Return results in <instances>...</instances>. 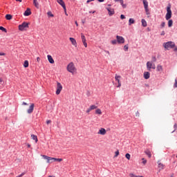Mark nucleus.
<instances>
[{"instance_id": "1", "label": "nucleus", "mask_w": 177, "mask_h": 177, "mask_svg": "<svg viewBox=\"0 0 177 177\" xmlns=\"http://www.w3.org/2000/svg\"><path fill=\"white\" fill-rule=\"evenodd\" d=\"M66 68L67 71H68V73H71V74H74V73L77 72V68H75L73 62H70Z\"/></svg>"}, {"instance_id": "2", "label": "nucleus", "mask_w": 177, "mask_h": 177, "mask_svg": "<svg viewBox=\"0 0 177 177\" xmlns=\"http://www.w3.org/2000/svg\"><path fill=\"white\" fill-rule=\"evenodd\" d=\"M163 46L165 49L169 50V49H172L173 48H175V43L173 41H168V42L164 43Z\"/></svg>"}, {"instance_id": "3", "label": "nucleus", "mask_w": 177, "mask_h": 177, "mask_svg": "<svg viewBox=\"0 0 177 177\" xmlns=\"http://www.w3.org/2000/svg\"><path fill=\"white\" fill-rule=\"evenodd\" d=\"M172 17V11L171 10V5L167 7V14L165 16L166 20H169Z\"/></svg>"}, {"instance_id": "4", "label": "nucleus", "mask_w": 177, "mask_h": 177, "mask_svg": "<svg viewBox=\"0 0 177 177\" xmlns=\"http://www.w3.org/2000/svg\"><path fill=\"white\" fill-rule=\"evenodd\" d=\"M147 68L148 71H151V68L156 70V64H153V62H147Z\"/></svg>"}, {"instance_id": "5", "label": "nucleus", "mask_w": 177, "mask_h": 177, "mask_svg": "<svg viewBox=\"0 0 177 177\" xmlns=\"http://www.w3.org/2000/svg\"><path fill=\"white\" fill-rule=\"evenodd\" d=\"M25 28H28V23L27 22H24L19 26V30L20 31H24Z\"/></svg>"}, {"instance_id": "6", "label": "nucleus", "mask_w": 177, "mask_h": 177, "mask_svg": "<svg viewBox=\"0 0 177 177\" xmlns=\"http://www.w3.org/2000/svg\"><path fill=\"white\" fill-rule=\"evenodd\" d=\"M62 89H63V86H62V84L57 82L56 95H60V93L62 92Z\"/></svg>"}, {"instance_id": "7", "label": "nucleus", "mask_w": 177, "mask_h": 177, "mask_svg": "<svg viewBox=\"0 0 177 177\" xmlns=\"http://www.w3.org/2000/svg\"><path fill=\"white\" fill-rule=\"evenodd\" d=\"M81 38H82V41L85 48H88V44L86 43V37H85V35L84 33H81Z\"/></svg>"}, {"instance_id": "8", "label": "nucleus", "mask_w": 177, "mask_h": 177, "mask_svg": "<svg viewBox=\"0 0 177 177\" xmlns=\"http://www.w3.org/2000/svg\"><path fill=\"white\" fill-rule=\"evenodd\" d=\"M42 157H43V158H44V160H46V161L48 164H50V162H54L53 161V158H52V157H49L46 155H42Z\"/></svg>"}, {"instance_id": "9", "label": "nucleus", "mask_w": 177, "mask_h": 177, "mask_svg": "<svg viewBox=\"0 0 177 177\" xmlns=\"http://www.w3.org/2000/svg\"><path fill=\"white\" fill-rule=\"evenodd\" d=\"M115 81L118 82V85L117 86V88H121V81H120L121 76L115 75Z\"/></svg>"}, {"instance_id": "10", "label": "nucleus", "mask_w": 177, "mask_h": 177, "mask_svg": "<svg viewBox=\"0 0 177 177\" xmlns=\"http://www.w3.org/2000/svg\"><path fill=\"white\" fill-rule=\"evenodd\" d=\"M116 39L118 44H124L125 42V39L122 37V36H116Z\"/></svg>"}, {"instance_id": "11", "label": "nucleus", "mask_w": 177, "mask_h": 177, "mask_svg": "<svg viewBox=\"0 0 177 177\" xmlns=\"http://www.w3.org/2000/svg\"><path fill=\"white\" fill-rule=\"evenodd\" d=\"M35 105L34 104H31L30 106H29V109L27 110L28 114H31L32 111H34V107Z\"/></svg>"}, {"instance_id": "12", "label": "nucleus", "mask_w": 177, "mask_h": 177, "mask_svg": "<svg viewBox=\"0 0 177 177\" xmlns=\"http://www.w3.org/2000/svg\"><path fill=\"white\" fill-rule=\"evenodd\" d=\"M57 2L62 6L64 12H66V4L64 3V1L63 0H57Z\"/></svg>"}, {"instance_id": "13", "label": "nucleus", "mask_w": 177, "mask_h": 177, "mask_svg": "<svg viewBox=\"0 0 177 177\" xmlns=\"http://www.w3.org/2000/svg\"><path fill=\"white\" fill-rule=\"evenodd\" d=\"M107 133V131H106V129L101 128L99 131L97 132L98 135H106Z\"/></svg>"}, {"instance_id": "14", "label": "nucleus", "mask_w": 177, "mask_h": 177, "mask_svg": "<svg viewBox=\"0 0 177 177\" xmlns=\"http://www.w3.org/2000/svg\"><path fill=\"white\" fill-rule=\"evenodd\" d=\"M47 59L50 64H55V60L53 59V57H52V55H47Z\"/></svg>"}, {"instance_id": "15", "label": "nucleus", "mask_w": 177, "mask_h": 177, "mask_svg": "<svg viewBox=\"0 0 177 177\" xmlns=\"http://www.w3.org/2000/svg\"><path fill=\"white\" fill-rule=\"evenodd\" d=\"M72 45H73V46H77V40H75V39L73 38V37H70L69 38Z\"/></svg>"}, {"instance_id": "16", "label": "nucleus", "mask_w": 177, "mask_h": 177, "mask_svg": "<svg viewBox=\"0 0 177 177\" xmlns=\"http://www.w3.org/2000/svg\"><path fill=\"white\" fill-rule=\"evenodd\" d=\"M108 12H109V16H113V15H114L115 12H114V9L111 8H106Z\"/></svg>"}, {"instance_id": "17", "label": "nucleus", "mask_w": 177, "mask_h": 177, "mask_svg": "<svg viewBox=\"0 0 177 177\" xmlns=\"http://www.w3.org/2000/svg\"><path fill=\"white\" fill-rule=\"evenodd\" d=\"M24 15V16H30V15H31V10L30 8H27Z\"/></svg>"}, {"instance_id": "18", "label": "nucleus", "mask_w": 177, "mask_h": 177, "mask_svg": "<svg viewBox=\"0 0 177 177\" xmlns=\"http://www.w3.org/2000/svg\"><path fill=\"white\" fill-rule=\"evenodd\" d=\"M144 78L145 80H149V78H150V73L149 72H145L144 73Z\"/></svg>"}, {"instance_id": "19", "label": "nucleus", "mask_w": 177, "mask_h": 177, "mask_svg": "<svg viewBox=\"0 0 177 177\" xmlns=\"http://www.w3.org/2000/svg\"><path fill=\"white\" fill-rule=\"evenodd\" d=\"M143 5H144L145 9L149 8V3L147 2V1L143 0Z\"/></svg>"}, {"instance_id": "20", "label": "nucleus", "mask_w": 177, "mask_h": 177, "mask_svg": "<svg viewBox=\"0 0 177 177\" xmlns=\"http://www.w3.org/2000/svg\"><path fill=\"white\" fill-rule=\"evenodd\" d=\"M131 24H135V19L133 18L129 19V26H131Z\"/></svg>"}, {"instance_id": "21", "label": "nucleus", "mask_w": 177, "mask_h": 177, "mask_svg": "<svg viewBox=\"0 0 177 177\" xmlns=\"http://www.w3.org/2000/svg\"><path fill=\"white\" fill-rule=\"evenodd\" d=\"M142 27H147V22L145 19L141 20Z\"/></svg>"}, {"instance_id": "22", "label": "nucleus", "mask_w": 177, "mask_h": 177, "mask_svg": "<svg viewBox=\"0 0 177 177\" xmlns=\"http://www.w3.org/2000/svg\"><path fill=\"white\" fill-rule=\"evenodd\" d=\"M33 4L37 9L39 8V3H38L37 0H33Z\"/></svg>"}, {"instance_id": "23", "label": "nucleus", "mask_w": 177, "mask_h": 177, "mask_svg": "<svg viewBox=\"0 0 177 177\" xmlns=\"http://www.w3.org/2000/svg\"><path fill=\"white\" fill-rule=\"evenodd\" d=\"M31 138L33 140L35 141V142L37 143V142H38V138L37 137V136L32 134L31 135Z\"/></svg>"}, {"instance_id": "24", "label": "nucleus", "mask_w": 177, "mask_h": 177, "mask_svg": "<svg viewBox=\"0 0 177 177\" xmlns=\"http://www.w3.org/2000/svg\"><path fill=\"white\" fill-rule=\"evenodd\" d=\"M145 154L148 156L149 158H151V152H150L149 150L145 151Z\"/></svg>"}, {"instance_id": "25", "label": "nucleus", "mask_w": 177, "mask_h": 177, "mask_svg": "<svg viewBox=\"0 0 177 177\" xmlns=\"http://www.w3.org/2000/svg\"><path fill=\"white\" fill-rule=\"evenodd\" d=\"M53 161H57L58 162H62V161H63V158H53Z\"/></svg>"}, {"instance_id": "26", "label": "nucleus", "mask_w": 177, "mask_h": 177, "mask_svg": "<svg viewBox=\"0 0 177 177\" xmlns=\"http://www.w3.org/2000/svg\"><path fill=\"white\" fill-rule=\"evenodd\" d=\"M119 2H120V5H122V6L123 8H127V5L124 4V0H120Z\"/></svg>"}, {"instance_id": "27", "label": "nucleus", "mask_w": 177, "mask_h": 177, "mask_svg": "<svg viewBox=\"0 0 177 177\" xmlns=\"http://www.w3.org/2000/svg\"><path fill=\"white\" fill-rule=\"evenodd\" d=\"M156 68L157 71H162V66L161 65H158Z\"/></svg>"}, {"instance_id": "28", "label": "nucleus", "mask_w": 177, "mask_h": 177, "mask_svg": "<svg viewBox=\"0 0 177 177\" xmlns=\"http://www.w3.org/2000/svg\"><path fill=\"white\" fill-rule=\"evenodd\" d=\"M6 20H12V15H9V14L6 15Z\"/></svg>"}, {"instance_id": "29", "label": "nucleus", "mask_w": 177, "mask_h": 177, "mask_svg": "<svg viewBox=\"0 0 177 177\" xmlns=\"http://www.w3.org/2000/svg\"><path fill=\"white\" fill-rule=\"evenodd\" d=\"M158 167L159 168H161V169H164V165L161 162H160V161L158 162Z\"/></svg>"}, {"instance_id": "30", "label": "nucleus", "mask_w": 177, "mask_h": 177, "mask_svg": "<svg viewBox=\"0 0 177 177\" xmlns=\"http://www.w3.org/2000/svg\"><path fill=\"white\" fill-rule=\"evenodd\" d=\"M174 24V21L172 19H169L168 21V27H171Z\"/></svg>"}, {"instance_id": "31", "label": "nucleus", "mask_w": 177, "mask_h": 177, "mask_svg": "<svg viewBox=\"0 0 177 177\" xmlns=\"http://www.w3.org/2000/svg\"><path fill=\"white\" fill-rule=\"evenodd\" d=\"M24 67H25V68H27V67H28V62L27 60L24 62Z\"/></svg>"}, {"instance_id": "32", "label": "nucleus", "mask_w": 177, "mask_h": 177, "mask_svg": "<svg viewBox=\"0 0 177 177\" xmlns=\"http://www.w3.org/2000/svg\"><path fill=\"white\" fill-rule=\"evenodd\" d=\"M95 113L101 115L102 114V110H100V109H97L95 110Z\"/></svg>"}, {"instance_id": "33", "label": "nucleus", "mask_w": 177, "mask_h": 177, "mask_svg": "<svg viewBox=\"0 0 177 177\" xmlns=\"http://www.w3.org/2000/svg\"><path fill=\"white\" fill-rule=\"evenodd\" d=\"M118 156H120V151L118 150L115 152L114 158H115L118 157Z\"/></svg>"}, {"instance_id": "34", "label": "nucleus", "mask_w": 177, "mask_h": 177, "mask_svg": "<svg viewBox=\"0 0 177 177\" xmlns=\"http://www.w3.org/2000/svg\"><path fill=\"white\" fill-rule=\"evenodd\" d=\"M89 108L91 110H95V109H97V106H96L95 105H91V106H90Z\"/></svg>"}, {"instance_id": "35", "label": "nucleus", "mask_w": 177, "mask_h": 177, "mask_svg": "<svg viewBox=\"0 0 177 177\" xmlns=\"http://www.w3.org/2000/svg\"><path fill=\"white\" fill-rule=\"evenodd\" d=\"M125 157H126V158H127V160H131V154L127 153L125 155Z\"/></svg>"}, {"instance_id": "36", "label": "nucleus", "mask_w": 177, "mask_h": 177, "mask_svg": "<svg viewBox=\"0 0 177 177\" xmlns=\"http://www.w3.org/2000/svg\"><path fill=\"white\" fill-rule=\"evenodd\" d=\"M48 16H50V17H53V14H52V12L49 11L47 12Z\"/></svg>"}, {"instance_id": "37", "label": "nucleus", "mask_w": 177, "mask_h": 177, "mask_svg": "<svg viewBox=\"0 0 177 177\" xmlns=\"http://www.w3.org/2000/svg\"><path fill=\"white\" fill-rule=\"evenodd\" d=\"M0 30H1V31H4V32H7V31H6V28H3V26H0Z\"/></svg>"}, {"instance_id": "38", "label": "nucleus", "mask_w": 177, "mask_h": 177, "mask_svg": "<svg viewBox=\"0 0 177 177\" xmlns=\"http://www.w3.org/2000/svg\"><path fill=\"white\" fill-rule=\"evenodd\" d=\"M117 42H118L117 40H112V41H111V44H112V45H117Z\"/></svg>"}, {"instance_id": "39", "label": "nucleus", "mask_w": 177, "mask_h": 177, "mask_svg": "<svg viewBox=\"0 0 177 177\" xmlns=\"http://www.w3.org/2000/svg\"><path fill=\"white\" fill-rule=\"evenodd\" d=\"M142 164L144 165H146V164L147 163V160L146 159H145V158H142Z\"/></svg>"}, {"instance_id": "40", "label": "nucleus", "mask_w": 177, "mask_h": 177, "mask_svg": "<svg viewBox=\"0 0 177 177\" xmlns=\"http://www.w3.org/2000/svg\"><path fill=\"white\" fill-rule=\"evenodd\" d=\"M160 27L161 28H164V27H165V22H162V24H160Z\"/></svg>"}, {"instance_id": "41", "label": "nucleus", "mask_w": 177, "mask_h": 177, "mask_svg": "<svg viewBox=\"0 0 177 177\" xmlns=\"http://www.w3.org/2000/svg\"><path fill=\"white\" fill-rule=\"evenodd\" d=\"M124 49L125 52H128V45H125L124 46Z\"/></svg>"}, {"instance_id": "42", "label": "nucleus", "mask_w": 177, "mask_h": 177, "mask_svg": "<svg viewBox=\"0 0 177 177\" xmlns=\"http://www.w3.org/2000/svg\"><path fill=\"white\" fill-rule=\"evenodd\" d=\"M140 113H139V111H136V117H140Z\"/></svg>"}, {"instance_id": "43", "label": "nucleus", "mask_w": 177, "mask_h": 177, "mask_svg": "<svg viewBox=\"0 0 177 177\" xmlns=\"http://www.w3.org/2000/svg\"><path fill=\"white\" fill-rule=\"evenodd\" d=\"M145 12L147 15H150V12H149V8H145Z\"/></svg>"}, {"instance_id": "44", "label": "nucleus", "mask_w": 177, "mask_h": 177, "mask_svg": "<svg viewBox=\"0 0 177 177\" xmlns=\"http://www.w3.org/2000/svg\"><path fill=\"white\" fill-rule=\"evenodd\" d=\"M120 19H122V20H124V19H125V15H120Z\"/></svg>"}, {"instance_id": "45", "label": "nucleus", "mask_w": 177, "mask_h": 177, "mask_svg": "<svg viewBox=\"0 0 177 177\" xmlns=\"http://www.w3.org/2000/svg\"><path fill=\"white\" fill-rule=\"evenodd\" d=\"M91 111H92V109L91 108H88L87 110H86V113H91Z\"/></svg>"}, {"instance_id": "46", "label": "nucleus", "mask_w": 177, "mask_h": 177, "mask_svg": "<svg viewBox=\"0 0 177 177\" xmlns=\"http://www.w3.org/2000/svg\"><path fill=\"white\" fill-rule=\"evenodd\" d=\"M174 88H177V80H175Z\"/></svg>"}, {"instance_id": "47", "label": "nucleus", "mask_w": 177, "mask_h": 177, "mask_svg": "<svg viewBox=\"0 0 177 177\" xmlns=\"http://www.w3.org/2000/svg\"><path fill=\"white\" fill-rule=\"evenodd\" d=\"M37 63H39V62H41V58H39V57H37Z\"/></svg>"}, {"instance_id": "48", "label": "nucleus", "mask_w": 177, "mask_h": 177, "mask_svg": "<svg viewBox=\"0 0 177 177\" xmlns=\"http://www.w3.org/2000/svg\"><path fill=\"white\" fill-rule=\"evenodd\" d=\"M0 84L1 85L3 84V80L1 78H0Z\"/></svg>"}, {"instance_id": "49", "label": "nucleus", "mask_w": 177, "mask_h": 177, "mask_svg": "<svg viewBox=\"0 0 177 177\" xmlns=\"http://www.w3.org/2000/svg\"><path fill=\"white\" fill-rule=\"evenodd\" d=\"M50 122H52V121H51V120H47V121H46V124H50Z\"/></svg>"}, {"instance_id": "50", "label": "nucleus", "mask_w": 177, "mask_h": 177, "mask_svg": "<svg viewBox=\"0 0 177 177\" xmlns=\"http://www.w3.org/2000/svg\"><path fill=\"white\" fill-rule=\"evenodd\" d=\"M156 60H157V59H156V57H153V63L156 62Z\"/></svg>"}, {"instance_id": "51", "label": "nucleus", "mask_w": 177, "mask_h": 177, "mask_svg": "<svg viewBox=\"0 0 177 177\" xmlns=\"http://www.w3.org/2000/svg\"><path fill=\"white\" fill-rule=\"evenodd\" d=\"M28 104H27L26 102H24L22 103V105H23V106H27Z\"/></svg>"}, {"instance_id": "52", "label": "nucleus", "mask_w": 177, "mask_h": 177, "mask_svg": "<svg viewBox=\"0 0 177 177\" xmlns=\"http://www.w3.org/2000/svg\"><path fill=\"white\" fill-rule=\"evenodd\" d=\"M93 1H95V0H87L86 3H89V2H92Z\"/></svg>"}, {"instance_id": "53", "label": "nucleus", "mask_w": 177, "mask_h": 177, "mask_svg": "<svg viewBox=\"0 0 177 177\" xmlns=\"http://www.w3.org/2000/svg\"><path fill=\"white\" fill-rule=\"evenodd\" d=\"M86 95L88 97L91 96V92L88 91Z\"/></svg>"}, {"instance_id": "54", "label": "nucleus", "mask_w": 177, "mask_h": 177, "mask_svg": "<svg viewBox=\"0 0 177 177\" xmlns=\"http://www.w3.org/2000/svg\"><path fill=\"white\" fill-rule=\"evenodd\" d=\"M174 129H175V130H176L177 129V124H174Z\"/></svg>"}, {"instance_id": "55", "label": "nucleus", "mask_w": 177, "mask_h": 177, "mask_svg": "<svg viewBox=\"0 0 177 177\" xmlns=\"http://www.w3.org/2000/svg\"><path fill=\"white\" fill-rule=\"evenodd\" d=\"M160 35H165V31H162L160 34Z\"/></svg>"}, {"instance_id": "56", "label": "nucleus", "mask_w": 177, "mask_h": 177, "mask_svg": "<svg viewBox=\"0 0 177 177\" xmlns=\"http://www.w3.org/2000/svg\"><path fill=\"white\" fill-rule=\"evenodd\" d=\"M0 56H5V53H0Z\"/></svg>"}, {"instance_id": "57", "label": "nucleus", "mask_w": 177, "mask_h": 177, "mask_svg": "<svg viewBox=\"0 0 177 177\" xmlns=\"http://www.w3.org/2000/svg\"><path fill=\"white\" fill-rule=\"evenodd\" d=\"M98 2H104V0H97Z\"/></svg>"}, {"instance_id": "58", "label": "nucleus", "mask_w": 177, "mask_h": 177, "mask_svg": "<svg viewBox=\"0 0 177 177\" xmlns=\"http://www.w3.org/2000/svg\"><path fill=\"white\" fill-rule=\"evenodd\" d=\"M75 24H76L77 27H78V22H77V21L75 22Z\"/></svg>"}, {"instance_id": "59", "label": "nucleus", "mask_w": 177, "mask_h": 177, "mask_svg": "<svg viewBox=\"0 0 177 177\" xmlns=\"http://www.w3.org/2000/svg\"><path fill=\"white\" fill-rule=\"evenodd\" d=\"M174 52H177V47H175Z\"/></svg>"}, {"instance_id": "60", "label": "nucleus", "mask_w": 177, "mask_h": 177, "mask_svg": "<svg viewBox=\"0 0 177 177\" xmlns=\"http://www.w3.org/2000/svg\"><path fill=\"white\" fill-rule=\"evenodd\" d=\"M27 147H31V145H30V144H28V145H27Z\"/></svg>"}, {"instance_id": "61", "label": "nucleus", "mask_w": 177, "mask_h": 177, "mask_svg": "<svg viewBox=\"0 0 177 177\" xmlns=\"http://www.w3.org/2000/svg\"><path fill=\"white\" fill-rule=\"evenodd\" d=\"M95 12H96V11H93V12L90 11L89 13H95Z\"/></svg>"}, {"instance_id": "62", "label": "nucleus", "mask_w": 177, "mask_h": 177, "mask_svg": "<svg viewBox=\"0 0 177 177\" xmlns=\"http://www.w3.org/2000/svg\"><path fill=\"white\" fill-rule=\"evenodd\" d=\"M22 0H16L17 2H21Z\"/></svg>"}, {"instance_id": "63", "label": "nucleus", "mask_w": 177, "mask_h": 177, "mask_svg": "<svg viewBox=\"0 0 177 177\" xmlns=\"http://www.w3.org/2000/svg\"><path fill=\"white\" fill-rule=\"evenodd\" d=\"M108 55H110V52L109 51H105Z\"/></svg>"}, {"instance_id": "64", "label": "nucleus", "mask_w": 177, "mask_h": 177, "mask_svg": "<svg viewBox=\"0 0 177 177\" xmlns=\"http://www.w3.org/2000/svg\"><path fill=\"white\" fill-rule=\"evenodd\" d=\"M48 177H55V176H49Z\"/></svg>"}]
</instances>
